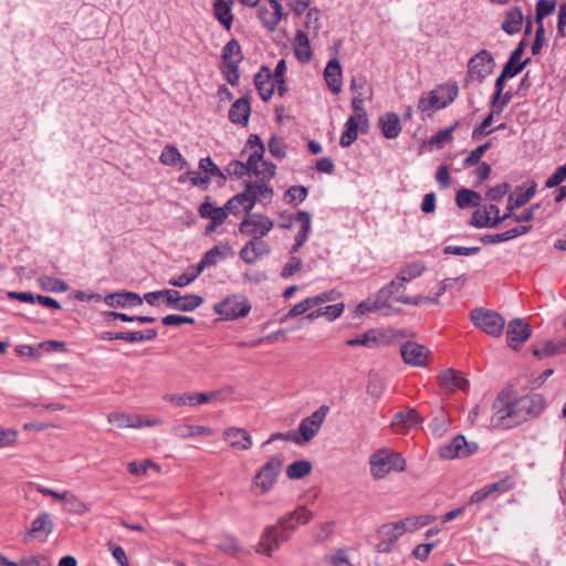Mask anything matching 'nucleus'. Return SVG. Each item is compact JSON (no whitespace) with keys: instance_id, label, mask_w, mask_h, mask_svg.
<instances>
[{"instance_id":"obj_1","label":"nucleus","mask_w":566,"mask_h":566,"mask_svg":"<svg viewBox=\"0 0 566 566\" xmlns=\"http://www.w3.org/2000/svg\"><path fill=\"white\" fill-rule=\"evenodd\" d=\"M312 520V512L305 506H298L293 512L281 516L275 525L266 526L254 549L258 554L272 556L282 543L287 542L300 525H305Z\"/></svg>"},{"instance_id":"obj_2","label":"nucleus","mask_w":566,"mask_h":566,"mask_svg":"<svg viewBox=\"0 0 566 566\" xmlns=\"http://www.w3.org/2000/svg\"><path fill=\"white\" fill-rule=\"evenodd\" d=\"M493 415L490 427L494 429H512L525 422L517 399L512 400L509 394L502 392L492 405Z\"/></svg>"},{"instance_id":"obj_3","label":"nucleus","mask_w":566,"mask_h":566,"mask_svg":"<svg viewBox=\"0 0 566 566\" xmlns=\"http://www.w3.org/2000/svg\"><path fill=\"white\" fill-rule=\"evenodd\" d=\"M369 465L373 478L380 480L392 471H405L406 460L400 453L388 449H379L369 457Z\"/></svg>"},{"instance_id":"obj_4","label":"nucleus","mask_w":566,"mask_h":566,"mask_svg":"<svg viewBox=\"0 0 566 566\" xmlns=\"http://www.w3.org/2000/svg\"><path fill=\"white\" fill-rule=\"evenodd\" d=\"M222 63L221 72L231 85H235L239 82L240 74L238 66L243 60L241 46L235 39L230 40L222 49Z\"/></svg>"},{"instance_id":"obj_5","label":"nucleus","mask_w":566,"mask_h":566,"mask_svg":"<svg viewBox=\"0 0 566 566\" xmlns=\"http://www.w3.org/2000/svg\"><path fill=\"white\" fill-rule=\"evenodd\" d=\"M470 319L476 328L492 337H499L505 326V319L499 313L483 307L473 308Z\"/></svg>"},{"instance_id":"obj_6","label":"nucleus","mask_w":566,"mask_h":566,"mask_svg":"<svg viewBox=\"0 0 566 566\" xmlns=\"http://www.w3.org/2000/svg\"><path fill=\"white\" fill-rule=\"evenodd\" d=\"M282 468L283 460L279 457H272L256 472L253 482L261 494H265L273 489Z\"/></svg>"},{"instance_id":"obj_7","label":"nucleus","mask_w":566,"mask_h":566,"mask_svg":"<svg viewBox=\"0 0 566 566\" xmlns=\"http://www.w3.org/2000/svg\"><path fill=\"white\" fill-rule=\"evenodd\" d=\"M328 412L329 407L322 405L311 416L301 420L297 430H295L300 440V446L310 442L318 433Z\"/></svg>"},{"instance_id":"obj_8","label":"nucleus","mask_w":566,"mask_h":566,"mask_svg":"<svg viewBox=\"0 0 566 566\" xmlns=\"http://www.w3.org/2000/svg\"><path fill=\"white\" fill-rule=\"evenodd\" d=\"M442 91L447 93L446 98H441L436 91H431L427 97H420L418 101V109L426 114L431 109H442L449 106L458 96L459 90L457 84L448 85L442 87Z\"/></svg>"},{"instance_id":"obj_9","label":"nucleus","mask_w":566,"mask_h":566,"mask_svg":"<svg viewBox=\"0 0 566 566\" xmlns=\"http://www.w3.org/2000/svg\"><path fill=\"white\" fill-rule=\"evenodd\" d=\"M478 450V446L474 442H468L464 436L459 434L453 438L450 442L439 448V455L444 460H453L455 458H465Z\"/></svg>"},{"instance_id":"obj_10","label":"nucleus","mask_w":566,"mask_h":566,"mask_svg":"<svg viewBox=\"0 0 566 566\" xmlns=\"http://www.w3.org/2000/svg\"><path fill=\"white\" fill-rule=\"evenodd\" d=\"M494 59L486 50L479 51L472 56L468 64V75L482 83L484 78L492 73Z\"/></svg>"},{"instance_id":"obj_11","label":"nucleus","mask_w":566,"mask_h":566,"mask_svg":"<svg viewBox=\"0 0 566 566\" xmlns=\"http://www.w3.org/2000/svg\"><path fill=\"white\" fill-rule=\"evenodd\" d=\"M361 126L363 130H366L368 127V117L367 113H359L356 115H352L347 118L345 123V129L342 133L339 145L343 148L349 147L354 144L358 137V127Z\"/></svg>"},{"instance_id":"obj_12","label":"nucleus","mask_w":566,"mask_h":566,"mask_svg":"<svg viewBox=\"0 0 566 566\" xmlns=\"http://www.w3.org/2000/svg\"><path fill=\"white\" fill-rule=\"evenodd\" d=\"M167 294V306L180 311L191 312L203 303V298L196 294L180 295L177 290H169Z\"/></svg>"},{"instance_id":"obj_13","label":"nucleus","mask_w":566,"mask_h":566,"mask_svg":"<svg viewBox=\"0 0 566 566\" xmlns=\"http://www.w3.org/2000/svg\"><path fill=\"white\" fill-rule=\"evenodd\" d=\"M400 353L406 364L418 367L427 366L430 356V350L426 346L415 342L405 343Z\"/></svg>"},{"instance_id":"obj_14","label":"nucleus","mask_w":566,"mask_h":566,"mask_svg":"<svg viewBox=\"0 0 566 566\" xmlns=\"http://www.w3.org/2000/svg\"><path fill=\"white\" fill-rule=\"evenodd\" d=\"M219 396V392H193V394H184V395H175V394H166L163 399L175 403L176 406H190L196 407L199 405L208 403L216 399Z\"/></svg>"},{"instance_id":"obj_15","label":"nucleus","mask_w":566,"mask_h":566,"mask_svg":"<svg viewBox=\"0 0 566 566\" xmlns=\"http://www.w3.org/2000/svg\"><path fill=\"white\" fill-rule=\"evenodd\" d=\"M214 311L226 319H234L248 314V303L231 296L214 305Z\"/></svg>"},{"instance_id":"obj_16","label":"nucleus","mask_w":566,"mask_h":566,"mask_svg":"<svg viewBox=\"0 0 566 566\" xmlns=\"http://www.w3.org/2000/svg\"><path fill=\"white\" fill-rule=\"evenodd\" d=\"M532 335L530 325L522 318H514L507 325L506 338L512 348L526 342Z\"/></svg>"},{"instance_id":"obj_17","label":"nucleus","mask_w":566,"mask_h":566,"mask_svg":"<svg viewBox=\"0 0 566 566\" xmlns=\"http://www.w3.org/2000/svg\"><path fill=\"white\" fill-rule=\"evenodd\" d=\"M438 382L446 392H455L458 390H467L469 381L461 373L450 368L438 375Z\"/></svg>"},{"instance_id":"obj_18","label":"nucleus","mask_w":566,"mask_h":566,"mask_svg":"<svg viewBox=\"0 0 566 566\" xmlns=\"http://www.w3.org/2000/svg\"><path fill=\"white\" fill-rule=\"evenodd\" d=\"M242 208L244 211V216L240 222L239 229L241 233L248 232V181H244V189L232 197L224 206V210L228 213L238 214L240 212L239 208Z\"/></svg>"},{"instance_id":"obj_19","label":"nucleus","mask_w":566,"mask_h":566,"mask_svg":"<svg viewBox=\"0 0 566 566\" xmlns=\"http://www.w3.org/2000/svg\"><path fill=\"white\" fill-rule=\"evenodd\" d=\"M54 531V523L52 521L51 514L48 512H42L39 514L36 518H34L31 523L30 530L24 535V541L28 542L32 538H39L43 536L45 539L50 534Z\"/></svg>"},{"instance_id":"obj_20","label":"nucleus","mask_w":566,"mask_h":566,"mask_svg":"<svg viewBox=\"0 0 566 566\" xmlns=\"http://www.w3.org/2000/svg\"><path fill=\"white\" fill-rule=\"evenodd\" d=\"M104 302L111 307H135L143 304L144 298L135 292L122 291L107 294Z\"/></svg>"},{"instance_id":"obj_21","label":"nucleus","mask_w":566,"mask_h":566,"mask_svg":"<svg viewBox=\"0 0 566 566\" xmlns=\"http://www.w3.org/2000/svg\"><path fill=\"white\" fill-rule=\"evenodd\" d=\"M275 83L268 66H262L260 72L254 75V85L263 101H269L272 97Z\"/></svg>"},{"instance_id":"obj_22","label":"nucleus","mask_w":566,"mask_h":566,"mask_svg":"<svg viewBox=\"0 0 566 566\" xmlns=\"http://www.w3.org/2000/svg\"><path fill=\"white\" fill-rule=\"evenodd\" d=\"M269 2H270L271 8L266 9V8L260 7L258 9V14H259V18H260L261 22L263 23V25L269 31H274L276 29L279 21L283 17V8H282V4L277 0H269Z\"/></svg>"},{"instance_id":"obj_23","label":"nucleus","mask_w":566,"mask_h":566,"mask_svg":"<svg viewBox=\"0 0 566 566\" xmlns=\"http://www.w3.org/2000/svg\"><path fill=\"white\" fill-rule=\"evenodd\" d=\"M268 181L264 179L250 180V210H252L255 202L266 205L272 201L273 189L268 185Z\"/></svg>"},{"instance_id":"obj_24","label":"nucleus","mask_w":566,"mask_h":566,"mask_svg":"<svg viewBox=\"0 0 566 566\" xmlns=\"http://www.w3.org/2000/svg\"><path fill=\"white\" fill-rule=\"evenodd\" d=\"M517 400L525 421L531 417L538 416L545 407L544 398L539 394L525 395Z\"/></svg>"},{"instance_id":"obj_25","label":"nucleus","mask_w":566,"mask_h":566,"mask_svg":"<svg viewBox=\"0 0 566 566\" xmlns=\"http://www.w3.org/2000/svg\"><path fill=\"white\" fill-rule=\"evenodd\" d=\"M324 80L333 94L342 91V66L338 59H331L324 70Z\"/></svg>"},{"instance_id":"obj_26","label":"nucleus","mask_w":566,"mask_h":566,"mask_svg":"<svg viewBox=\"0 0 566 566\" xmlns=\"http://www.w3.org/2000/svg\"><path fill=\"white\" fill-rule=\"evenodd\" d=\"M524 22V15L520 7H512L504 13L501 29L509 35H515L521 32Z\"/></svg>"},{"instance_id":"obj_27","label":"nucleus","mask_w":566,"mask_h":566,"mask_svg":"<svg viewBox=\"0 0 566 566\" xmlns=\"http://www.w3.org/2000/svg\"><path fill=\"white\" fill-rule=\"evenodd\" d=\"M512 213H504L502 217H489L484 208H482L473 212L472 218L470 220V224L478 229H496L503 221L510 219Z\"/></svg>"},{"instance_id":"obj_28","label":"nucleus","mask_w":566,"mask_h":566,"mask_svg":"<svg viewBox=\"0 0 566 566\" xmlns=\"http://www.w3.org/2000/svg\"><path fill=\"white\" fill-rule=\"evenodd\" d=\"M378 126L387 139H395L401 133L399 116L394 112H388L378 119Z\"/></svg>"},{"instance_id":"obj_29","label":"nucleus","mask_w":566,"mask_h":566,"mask_svg":"<svg viewBox=\"0 0 566 566\" xmlns=\"http://www.w3.org/2000/svg\"><path fill=\"white\" fill-rule=\"evenodd\" d=\"M531 231L530 226H518L514 227L505 232L502 233H494V234H484L480 238V241L484 244H496L500 242H505L509 240H512L514 238L524 235Z\"/></svg>"},{"instance_id":"obj_30","label":"nucleus","mask_w":566,"mask_h":566,"mask_svg":"<svg viewBox=\"0 0 566 566\" xmlns=\"http://www.w3.org/2000/svg\"><path fill=\"white\" fill-rule=\"evenodd\" d=\"M298 219H303V224L295 235V243L290 250L291 255H295V253L298 252V250L306 243L312 228V217L307 211H298Z\"/></svg>"},{"instance_id":"obj_31","label":"nucleus","mask_w":566,"mask_h":566,"mask_svg":"<svg viewBox=\"0 0 566 566\" xmlns=\"http://www.w3.org/2000/svg\"><path fill=\"white\" fill-rule=\"evenodd\" d=\"M293 49L296 59L302 63H307L312 59V50L310 45V40L306 33L302 30H297L294 41Z\"/></svg>"},{"instance_id":"obj_32","label":"nucleus","mask_w":566,"mask_h":566,"mask_svg":"<svg viewBox=\"0 0 566 566\" xmlns=\"http://www.w3.org/2000/svg\"><path fill=\"white\" fill-rule=\"evenodd\" d=\"M256 155H250V175L254 174L259 179L271 180L276 170V166L272 161L255 160Z\"/></svg>"},{"instance_id":"obj_33","label":"nucleus","mask_w":566,"mask_h":566,"mask_svg":"<svg viewBox=\"0 0 566 566\" xmlns=\"http://www.w3.org/2000/svg\"><path fill=\"white\" fill-rule=\"evenodd\" d=\"M536 188L537 184L533 180L524 192L517 193L516 196L510 195L505 213H513L515 209L526 205L535 196Z\"/></svg>"},{"instance_id":"obj_34","label":"nucleus","mask_w":566,"mask_h":566,"mask_svg":"<svg viewBox=\"0 0 566 566\" xmlns=\"http://www.w3.org/2000/svg\"><path fill=\"white\" fill-rule=\"evenodd\" d=\"M229 119L233 124L248 125V94L238 98L229 111Z\"/></svg>"},{"instance_id":"obj_35","label":"nucleus","mask_w":566,"mask_h":566,"mask_svg":"<svg viewBox=\"0 0 566 566\" xmlns=\"http://www.w3.org/2000/svg\"><path fill=\"white\" fill-rule=\"evenodd\" d=\"M231 2V0H214L213 2L214 17L227 30H230L233 20Z\"/></svg>"},{"instance_id":"obj_36","label":"nucleus","mask_w":566,"mask_h":566,"mask_svg":"<svg viewBox=\"0 0 566 566\" xmlns=\"http://www.w3.org/2000/svg\"><path fill=\"white\" fill-rule=\"evenodd\" d=\"M434 520L436 516L431 514L410 516L398 521L397 526H401V532H413L429 525Z\"/></svg>"},{"instance_id":"obj_37","label":"nucleus","mask_w":566,"mask_h":566,"mask_svg":"<svg viewBox=\"0 0 566 566\" xmlns=\"http://www.w3.org/2000/svg\"><path fill=\"white\" fill-rule=\"evenodd\" d=\"M273 221L266 216L250 213V233L263 237L273 228Z\"/></svg>"},{"instance_id":"obj_38","label":"nucleus","mask_w":566,"mask_h":566,"mask_svg":"<svg viewBox=\"0 0 566 566\" xmlns=\"http://www.w3.org/2000/svg\"><path fill=\"white\" fill-rule=\"evenodd\" d=\"M108 421L117 428H142L144 427L143 418L126 413L114 412L108 415Z\"/></svg>"},{"instance_id":"obj_39","label":"nucleus","mask_w":566,"mask_h":566,"mask_svg":"<svg viewBox=\"0 0 566 566\" xmlns=\"http://www.w3.org/2000/svg\"><path fill=\"white\" fill-rule=\"evenodd\" d=\"M199 213L202 218L210 219L214 226H221L227 218L224 208L214 207L209 201H205L200 205Z\"/></svg>"},{"instance_id":"obj_40","label":"nucleus","mask_w":566,"mask_h":566,"mask_svg":"<svg viewBox=\"0 0 566 566\" xmlns=\"http://www.w3.org/2000/svg\"><path fill=\"white\" fill-rule=\"evenodd\" d=\"M224 439L237 450H245L248 448V432L240 428H229L224 432Z\"/></svg>"},{"instance_id":"obj_41","label":"nucleus","mask_w":566,"mask_h":566,"mask_svg":"<svg viewBox=\"0 0 566 566\" xmlns=\"http://www.w3.org/2000/svg\"><path fill=\"white\" fill-rule=\"evenodd\" d=\"M482 201V196L471 189L462 188L457 192L455 202L461 209L469 207H479Z\"/></svg>"},{"instance_id":"obj_42","label":"nucleus","mask_w":566,"mask_h":566,"mask_svg":"<svg viewBox=\"0 0 566 566\" xmlns=\"http://www.w3.org/2000/svg\"><path fill=\"white\" fill-rule=\"evenodd\" d=\"M426 264L422 261L410 262L401 266L398 279L402 282H410L423 274L426 271Z\"/></svg>"},{"instance_id":"obj_43","label":"nucleus","mask_w":566,"mask_h":566,"mask_svg":"<svg viewBox=\"0 0 566 566\" xmlns=\"http://www.w3.org/2000/svg\"><path fill=\"white\" fill-rule=\"evenodd\" d=\"M382 308H386V312H382L384 315H389L391 313V307L386 304V302H381L379 297V292H377L376 300L371 302L370 300H366L360 302L356 307L357 315H365L369 312H378Z\"/></svg>"},{"instance_id":"obj_44","label":"nucleus","mask_w":566,"mask_h":566,"mask_svg":"<svg viewBox=\"0 0 566 566\" xmlns=\"http://www.w3.org/2000/svg\"><path fill=\"white\" fill-rule=\"evenodd\" d=\"M160 161L167 166L180 165V168L188 167V161L181 156L175 146H166L160 155Z\"/></svg>"},{"instance_id":"obj_45","label":"nucleus","mask_w":566,"mask_h":566,"mask_svg":"<svg viewBox=\"0 0 566 566\" xmlns=\"http://www.w3.org/2000/svg\"><path fill=\"white\" fill-rule=\"evenodd\" d=\"M312 463L307 460H297L286 468V476L290 480H300L312 472Z\"/></svg>"},{"instance_id":"obj_46","label":"nucleus","mask_w":566,"mask_h":566,"mask_svg":"<svg viewBox=\"0 0 566 566\" xmlns=\"http://www.w3.org/2000/svg\"><path fill=\"white\" fill-rule=\"evenodd\" d=\"M38 283L42 290L48 292L63 293L69 290V285L63 280L49 275H41L38 279Z\"/></svg>"},{"instance_id":"obj_47","label":"nucleus","mask_w":566,"mask_h":566,"mask_svg":"<svg viewBox=\"0 0 566 566\" xmlns=\"http://www.w3.org/2000/svg\"><path fill=\"white\" fill-rule=\"evenodd\" d=\"M346 344L350 347L364 346L367 348H375L379 344V338L376 331L369 329L355 338L348 339Z\"/></svg>"},{"instance_id":"obj_48","label":"nucleus","mask_w":566,"mask_h":566,"mask_svg":"<svg viewBox=\"0 0 566 566\" xmlns=\"http://www.w3.org/2000/svg\"><path fill=\"white\" fill-rule=\"evenodd\" d=\"M406 290V282H402L398 279V275L387 285L381 287L379 292V297L381 302H386L388 304V301L390 298H395L396 294H399L400 292H403Z\"/></svg>"},{"instance_id":"obj_49","label":"nucleus","mask_w":566,"mask_h":566,"mask_svg":"<svg viewBox=\"0 0 566 566\" xmlns=\"http://www.w3.org/2000/svg\"><path fill=\"white\" fill-rule=\"evenodd\" d=\"M422 422L421 416L418 413L416 409H409L407 411H401L395 415L392 424H403L405 427H416L418 423Z\"/></svg>"},{"instance_id":"obj_50","label":"nucleus","mask_w":566,"mask_h":566,"mask_svg":"<svg viewBox=\"0 0 566 566\" xmlns=\"http://www.w3.org/2000/svg\"><path fill=\"white\" fill-rule=\"evenodd\" d=\"M202 272L199 271V268L196 265V266H191V268H188V270L178 275V276H175V277H171L168 283L169 285L171 286H175V287H185V286H188L189 284H191Z\"/></svg>"},{"instance_id":"obj_51","label":"nucleus","mask_w":566,"mask_h":566,"mask_svg":"<svg viewBox=\"0 0 566 566\" xmlns=\"http://www.w3.org/2000/svg\"><path fill=\"white\" fill-rule=\"evenodd\" d=\"M224 256V253L219 247H213L203 254L197 266L199 268V271L203 272L207 268L216 265Z\"/></svg>"},{"instance_id":"obj_52","label":"nucleus","mask_w":566,"mask_h":566,"mask_svg":"<svg viewBox=\"0 0 566 566\" xmlns=\"http://www.w3.org/2000/svg\"><path fill=\"white\" fill-rule=\"evenodd\" d=\"M459 123L455 122L452 126L439 130L437 134L431 136L429 139V144L431 146H436L438 149H441L447 143L452 140V133L458 127Z\"/></svg>"},{"instance_id":"obj_53","label":"nucleus","mask_w":566,"mask_h":566,"mask_svg":"<svg viewBox=\"0 0 566 566\" xmlns=\"http://www.w3.org/2000/svg\"><path fill=\"white\" fill-rule=\"evenodd\" d=\"M65 496L66 497H64V501L67 511L78 515L85 514L90 511V506L82 502L75 494L66 491Z\"/></svg>"},{"instance_id":"obj_54","label":"nucleus","mask_w":566,"mask_h":566,"mask_svg":"<svg viewBox=\"0 0 566 566\" xmlns=\"http://www.w3.org/2000/svg\"><path fill=\"white\" fill-rule=\"evenodd\" d=\"M559 342L546 340L541 346L533 348V355L542 358L546 356L560 355Z\"/></svg>"},{"instance_id":"obj_55","label":"nucleus","mask_w":566,"mask_h":566,"mask_svg":"<svg viewBox=\"0 0 566 566\" xmlns=\"http://www.w3.org/2000/svg\"><path fill=\"white\" fill-rule=\"evenodd\" d=\"M531 62V59H526L525 61L514 60L513 57H509L501 73H503L509 78H513L518 73H521L524 67Z\"/></svg>"},{"instance_id":"obj_56","label":"nucleus","mask_w":566,"mask_h":566,"mask_svg":"<svg viewBox=\"0 0 566 566\" xmlns=\"http://www.w3.org/2000/svg\"><path fill=\"white\" fill-rule=\"evenodd\" d=\"M556 9V0H538L536 3L535 22L543 24L545 17L552 14Z\"/></svg>"},{"instance_id":"obj_57","label":"nucleus","mask_w":566,"mask_h":566,"mask_svg":"<svg viewBox=\"0 0 566 566\" xmlns=\"http://www.w3.org/2000/svg\"><path fill=\"white\" fill-rule=\"evenodd\" d=\"M199 168L211 177H218L221 182L226 180L224 172L212 161L210 157L201 158L199 161Z\"/></svg>"},{"instance_id":"obj_58","label":"nucleus","mask_w":566,"mask_h":566,"mask_svg":"<svg viewBox=\"0 0 566 566\" xmlns=\"http://www.w3.org/2000/svg\"><path fill=\"white\" fill-rule=\"evenodd\" d=\"M496 114L495 111H492L482 122L480 125H478L473 132H472V139L473 140H479L480 138H482L483 136H488L490 135L493 129H488L492 122H493V118H494V115Z\"/></svg>"},{"instance_id":"obj_59","label":"nucleus","mask_w":566,"mask_h":566,"mask_svg":"<svg viewBox=\"0 0 566 566\" xmlns=\"http://www.w3.org/2000/svg\"><path fill=\"white\" fill-rule=\"evenodd\" d=\"M303 265V261L301 258L296 255H290L287 262L284 264L281 271V277L289 279L297 273Z\"/></svg>"},{"instance_id":"obj_60","label":"nucleus","mask_w":566,"mask_h":566,"mask_svg":"<svg viewBox=\"0 0 566 566\" xmlns=\"http://www.w3.org/2000/svg\"><path fill=\"white\" fill-rule=\"evenodd\" d=\"M491 148V143L486 142L483 145H480L475 149H473L469 156L463 160L464 167H472L480 164L481 157L485 154L488 149Z\"/></svg>"},{"instance_id":"obj_61","label":"nucleus","mask_w":566,"mask_h":566,"mask_svg":"<svg viewBox=\"0 0 566 566\" xmlns=\"http://www.w3.org/2000/svg\"><path fill=\"white\" fill-rule=\"evenodd\" d=\"M398 522L385 524L380 527L379 534L382 538L395 543L405 532H401V526H397Z\"/></svg>"},{"instance_id":"obj_62","label":"nucleus","mask_w":566,"mask_h":566,"mask_svg":"<svg viewBox=\"0 0 566 566\" xmlns=\"http://www.w3.org/2000/svg\"><path fill=\"white\" fill-rule=\"evenodd\" d=\"M319 18H321V10L317 8H311L306 13L304 27L308 31H313L314 33H317L321 28Z\"/></svg>"},{"instance_id":"obj_63","label":"nucleus","mask_w":566,"mask_h":566,"mask_svg":"<svg viewBox=\"0 0 566 566\" xmlns=\"http://www.w3.org/2000/svg\"><path fill=\"white\" fill-rule=\"evenodd\" d=\"M308 193V190L304 186H291L285 191V198L287 199L289 203H293L295 201L302 202L306 199Z\"/></svg>"},{"instance_id":"obj_64","label":"nucleus","mask_w":566,"mask_h":566,"mask_svg":"<svg viewBox=\"0 0 566 566\" xmlns=\"http://www.w3.org/2000/svg\"><path fill=\"white\" fill-rule=\"evenodd\" d=\"M566 180V163L556 168V170L546 179V188H555Z\"/></svg>"}]
</instances>
